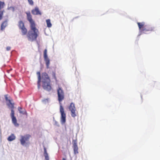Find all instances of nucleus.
Segmentation results:
<instances>
[{
    "label": "nucleus",
    "instance_id": "obj_7",
    "mask_svg": "<svg viewBox=\"0 0 160 160\" xmlns=\"http://www.w3.org/2000/svg\"><path fill=\"white\" fill-rule=\"evenodd\" d=\"M13 109H11V116L12 119V122L13 124L16 127L19 126V124L17 122V120L16 117L14 116V111Z\"/></svg>",
    "mask_w": 160,
    "mask_h": 160
},
{
    "label": "nucleus",
    "instance_id": "obj_12",
    "mask_svg": "<svg viewBox=\"0 0 160 160\" xmlns=\"http://www.w3.org/2000/svg\"><path fill=\"white\" fill-rule=\"evenodd\" d=\"M31 12L32 14L34 15H41L42 14L38 7H36L34 9H33L32 10Z\"/></svg>",
    "mask_w": 160,
    "mask_h": 160
},
{
    "label": "nucleus",
    "instance_id": "obj_11",
    "mask_svg": "<svg viewBox=\"0 0 160 160\" xmlns=\"http://www.w3.org/2000/svg\"><path fill=\"white\" fill-rule=\"evenodd\" d=\"M4 2L0 1V20L2 19L3 13L4 12V10L2 11L1 9L4 8Z\"/></svg>",
    "mask_w": 160,
    "mask_h": 160
},
{
    "label": "nucleus",
    "instance_id": "obj_23",
    "mask_svg": "<svg viewBox=\"0 0 160 160\" xmlns=\"http://www.w3.org/2000/svg\"><path fill=\"white\" fill-rule=\"evenodd\" d=\"M18 110L19 111L20 113H23L21 110L22 109V108L20 107H18Z\"/></svg>",
    "mask_w": 160,
    "mask_h": 160
},
{
    "label": "nucleus",
    "instance_id": "obj_9",
    "mask_svg": "<svg viewBox=\"0 0 160 160\" xmlns=\"http://www.w3.org/2000/svg\"><path fill=\"white\" fill-rule=\"evenodd\" d=\"M154 28L150 26L146 25L145 28H143L141 32L143 33H145V32L148 31H153Z\"/></svg>",
    "mask_w": 160,
    "mask_h": 160
},
{
    "label": "nucleus",
    "instance_id": "obj_25",
    "mask_svg": "<svg viewBox=\"0 0 160 160\" xmlns=\"http://www.w3.org/2000/svg\"><path fill=\"white\" fill-rule=\"evenodd\" d=\"M22 112L23 113H22L23 114H25L27 113L26 111L25 110H24V111H22Z\"/></svg>",
    "mask_w": 160,
    "mask_h": 160
},
{
    "label": "nucleus",
    "instance_id": "obj_15",
    "mask_svg": "<svg viewBox=\"0 0 160 160\" xmlns=\"http://www.w3.org/2000/svg\"><path fill=\"white\" fill-rule=\"evenodd\" d=\"M37 74L38 76V88L39 89L41 85L40 82L41 81V77L40 73V72H37Z\"/></svg>",
    "mask_w": 160,
    "mask_h": 160
},
{
    "label": "nucleus",
    "instance_id": "obj_3",
    "mask_svg": "<svg viewBox=\"0 0 160 160\" xmlns=\"http://www.w3.org/2000/svg\"><path fill=\"white\" fill-rule=\"evenodd\" d=\"M42 86L43 89L48 91H50L51 89L50 85L51 80L48 75L46 72H43L42 76Z\"/></svg>",
    "mask_w": 160,
    "mask_h": 160
},
{
    "label": "nucleus",
    "instance_id": "obj_21",
    "mask_svg": "<svg viewBox=\"0 0 160 160\" xmlns=\"http://www.w3.org/2000/svg\"><path fill=\"white\" fill-rule=\"evenodd\" d=\"M52 77L54 78L55 80L56 79V73L55 72H53L52 73Z\"/></svg>",
    "mask_w": 160,
    "mask_h": 160
},
{
    "label": "nucleus",
    "instance_id": "obj_10",
    "mask_svg": "<svg viewBox=\"0 0 160 160\" xmlns=\"http://www.w3.org/2000/svg\"><path fill=\"white\" fill-rule=\"evenodd\" d=\"M5 98L6 101L8 102L9 103L7 104L8 106L10 107L11 109H13L14 108V103H12L11 102V100L8 99V95H5Z\"/></svg>",
    "mask_w": 160,
    "mask_h": 160
},
{
    "label": "nucleus",
    "instance_id": "obj_22",
    "mask_svg": "<svg viewBox=\"0 0 160 160\" xmlns=\"http://www.w3.org/2000/svg\"><path fill=\"white\" fill-rule=\"evenodd\" d=\"M30 4L32 5L33 4V2L32 0H28Z\"/></svg>",
    "mask_w": 160,
    "mask_h": 160
},
{
    "label": "nucleus",
    "instance_id": "obj_14",
    "mask_svg": "<svg viewBox=\"0 0 160 160\" xmlns=\"http://www.w3.org/2000/svg\"><path fill=\"white\" fill-rule=\"evenodd\" d=\"M8 19H6L3 21L1 25V30L2 31L8 25Z\"/></svg>",
    "mask_w": 160,
    "mask_h": 160
},
{
    "label": "nucleus",
    "instance_id": "obj_5",
    "mask_svg": "<svg viewBox=\"0 0 160 160\" xmlns=\"http://www.w3.org/2000/svg\"><path fill=\"white\" fill-rule=\"evenodd\" d=\"M68 108L71 112V116L73 118L76 117L77 112L76 111L74 104L72 102L71 103L68 107Z\"/></svg>",
    "mask_w": 160,
    "mask_h": 160
},
{
    "label": "nucleus",
    "instance_id": "obj_13",
    "mask_svg": "<svg viewBox=\"0 0 160 160\" xmlns=\"http://www.w3.org/2000/svg\"><path fill=\"white\" fill-rule=\"evenodd\" d=\"M137 24L138 26L139 30L141 32L142 31L143 28H145L146 25H145V23L144 22H137Z\"/></svg>",
    "mask_w": 160,
    "mask_h": 160
},
{
    "label": "nucleus",
    "instance_id": "obj_2",
    "mask_svg": "<svg viewBox=\"0 0 160 160\" xmlns=\"http://www.w3.org/2000/svg\"><path fill=\"white\" fill-rule=\"evenodd\" d=\"M57 94L58 101L60 104V112L61 114V122L62 124H64L66 121V114L64 112V108L61 102L64 99V94L63 90L60 87H59L57 89Z\"/></svg>",
    "mask_w": 160,
    "mask_h": 160
},
{
    "label": "nucleus",
    "instance_id": "obj_1",
    "mask_svg": "<svg viewBox=\"0 0 160 160\" xmlns=\"http://www.w3.org/2000/svg\"><path fill=\"white\" fill-rule=\"evenodd\" d=\"M27 19L30 23V30L28 32L27 37L29 41L33 42L36 40L38 36L39 31L36 27L35 22L32 19L30 12H26Z\"/></svg>",
    "mask_w": 160,
    "mask_h": 160
},
{
    "label": "nucleus",
    "instance_id": "obj_4",
    "mask_svg": "<svg viewBox=\"0 0 160 160\" xmlns=\"http://www.w3.org/2000/svg\"><path fill=\"white\" fill-rule=\"evenodd\" d=\"M31 137V135L29 134H26L24 136H21V138L20 139L21 144L22 146H24L25 144H29V143H28V142L29 141V139Z\"/></svg>",
    "mask_w": 160,
    "mask_h": 160
},
{
    "label": "nucleus",
    "instance_id": "obj_8",
    "mask_svg": "<svg viewBox=\"0 0 160 160\" xmlns=\"http://www.w3.org/2000/svg\"><path fill=\"white\" fill-rule=\"evenodd\" d=\"M73 148V149L74 153L75 154H77L78 153V147L77 145V140H73L72 141Z\"/></svg>",
    "mask_w": 160,
    "mask_h": 160
},
{
    "label": "nucleus",
    "instance_id": "obj_16",
    "mask_svg": "<svg viewBox=\"0 0 160 160\" xmlns=\"http://www.w3.org/2000/svg\"><path fill=\"white\" fill-rule=\"evenodd\" d=\"M21 30L22 35H26L27 33V29L25 27L20 29Z\"/></svg>",
    "mask_w": 160,
    "mask_h": 160
},
{
    "label": "nucleus",
    "instance_id": "obj_18",
    "mask_svg": "<svg viewBox=\"0 0 160 160\" xmlns=\"http://www.w3.org/2000/svg\"><path fill=\"white\" fill-rule=\"evenodd\" d=\"M18 27L19 29L25 27L24 22L22 21H20L18 22Z\"/></svg>",
    "mask_w": 160,
    "mask_h": 160
},
{
    "label": "nucleus",
    "instance_id": "obj_26",
    "mask_svg": "<svg viewBox=\"0 0 160 160\" xmlns=\"http://www.w3.org/2000/svg\"><path fill=\"white\" fill-rule=\"evenodd\" d=\"M62 160H66V159L64 158H62Z\"/></svg>",
    "mask_w": 160,
    "mask_h": 160
},
{
    "label": "nucleus",
    "instance_id": "obj_6",
    "mask_svg": "<svg viewBox=\"0 0 160 160\" xmlns=\"http://www.w3.org/2000/svg\"><path fill=\"white\" fill-rule=\"evenodd\" d=\"M47 51L46 49L44 50L43 52V57L44 61L46 63V64L47 68H49V65L50 63V60L48 57L47 55Z\"/></svg>",
    "mask_w": 160,
    "mask_h": 160
},
{
    "label": "nucleus",
    "instance_id": "obj_17",
    "mask_svg": "<svg viewBox=\"0 0 160 160\" xmlns=\"http://www.w3.org/2000/svg\"><path fill=\"white\" fill-rule=\"evenodd\" d=\"M44 155L46 160H49V158L48 156V153L47 151V150L45 147H44Z\"/></svg>",
    "mask_w": 160,
    "mask_h": 160
},
{
    "label": "nucleus",
    "instance_id": "obj_24",
    "mask_svg": "<svg viewBox=\"0 0 160 160\" xmlns=\"http://www.w3.org/2000/svg\"><path fill=\"white\" fill-rule=\"evenodd\" d=\"M11 49V47H8L6 48V50L7 51H10Z\"/></svg>",
    "mask_w": 160,
    "mask_h": 160
},
{
    "label": "nucleus",
    "instance_id": "obj_20",
    "mask_svg": "<svg viewBox=\"0 0 160 160\" xmlns=\"http://www.w3.org/2000/svg\"><path fill=\"white\" fill-rule=\"evenodd\" d=\"M47 27L48 28H50L52 26V24L50 22V20L49 19H47L46 21Z\"/></svg>",
    "mask_w": 160,
    "mask_h": 160
},
{
    "label": "nucleus",
    "instance_id": "obj_19",
    "mask_svg": "<svg viewBox=\"0 0 160 160\" xmlns=\"http://www.w3.org/2000/svg\"><path fill=\"white\" fill-rule=\"evenodd\" d=\"M15 138L16 137L14 135L12 134L8 137V140L9 141H11L15 139Z\"/></svg>",
    "mask_w": 160,
    "mask_h": 160
}]
</instances>
